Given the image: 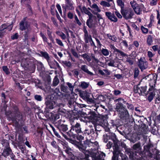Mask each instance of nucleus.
<instances>
[{
    "instance_id": "1",
    "label": "nucleus",
    "mask_w": 160,
    "mask_h": 160,
    "mask_svg": "<svg viewBox=\"0 0 160 160\" xmlns=\"http://www.w3.org/2000/svg\"><path fill=\"white\" fill-rule=\"evenodd\" d=\"M71 125L70 129L67 132V135L69 138L73 137L76 134L81 133L82 131L81 124L74 120L71 119L70 121Z\"/></svg>"
},
{
    "instance_id": "2",
    "label": "nucleus",
    "mask_w": 160,
    "mask_h": 160,
    "mask_svg": "<svg viewBox=\"0 0 160 160\" xmlns=\"http://www.w3.org/2000/svg\"><path fill=\"white\" fill-rule=\"evenodd\" d=\"M115 109L118 112V116L121 119L127 120L129 118L128 111L122 103H118L116 104Z\"/></svg>"
},
{
    "instance_id": "3",
    "label": "nucleus",
    "mask_w": 160,
    "mask_h": 160,
    "mask_svg": "<svg viewBox=\"0 0 160 160\" xmlns=\"http://www.w3.org/2000/svg\"><path fill=\"white\" fill-rule=\"evenodd\" d=\"M55 125L58 130L66 139L69 138V137L67 135V131L68 130V125L64 124L61 120L55 123Z\"/></svg>"
},
{
    "instance_id": "4",
    "label": "nucleus",
    "mask_w": 160,
    "mask_h": 160,
    "mask_svg": "<svg viewBox=\"0 0 160 160\" xmlns=\"http://www.w3.org/2000/svg\"><path fill=\"white\" fill-rule=\"evenodd\" d=\"M113 150L112 160H128L127 156L120 152L118 145H115Z\"/></svg>"
},
{
    "instance_id": "5",
    "label": "nucleus",
    "mask_w": 160,
    "mask_h": 160,
    "mask_svg": "<svg viewBox=\"0 0 160 160\" xmlns=\"http://www.w3.org/2000/svg\"><path fill=\"white\" fill-rule=\"evenodd\" d=\"M125 153L129 156L130 158L132 160H140V158H142V152L138 153V155L136 152H133L132 150L130 148H125Z\"/></svg>"
},
{
    "instance_id": "6",
    "label": "nucleus",
    "mask_w": 160,
    "mask_h": 160,
    "mask_svg": "<svg viewBox=\"0 0 160 160\" xmlns=\"http://www.w3.org/2000/svg\"><path fill=\"white\" fill-rule=\"evenodd\" d=\"M13 110L14 112V116L12 122L16 126H18L19 121H22L23 120L22 114L18 110V108L16 106H13Z\"/></svg>"
},
{
    "instance_id": "7",
    "label": "nucleus",
    "mask_w": 160,
    "mask_h": 160,
    "mask_svg": "<svg viewBox=\"0 0 160 160\" xmlns=\"http://www.w3.org/2000/svg\"><path fill=\"white\" fill-rule=\"evenodd\" d=\"M84 144L86 145L87 148H89V149L91 151H88L89 153L90 154V152H93V151L96 150L98 148V144L97 142L95 141L94 142H92L91 140H86L84 141Z\"/></svg>"
},
{
    "instance_id": "8",
    "label": "nucleus",
    "mask_w": 160,
    "mask_h": 160,
    "mask_svg": "<svg viewBox=\"0 0 160 160\" xmlns=\"http://www.w3.org/2000/svg\"><path fill=\"white\" fill-rule=\"evenodd\" d=\"M121 12L123 17L126 20L131 19L134 14V12L132 8H126L121 10Z\"/></svg>"
},
{
    "instance_id": "9",
    "label": "nucleus",
    "mask_w": 160,
    "mask_h": 160,
    "mask_svg": "<svg viewBox=\"0 0 160 160\" xmlns=\"http://www.w3.org/2000/svg\"><path fill=\"white\" fill-rule=\"evenodd\" d=\"M53 95L50 98H46L45 99V104L47 107L50 109H52L56 106V103Z\"/></svg>"
},
{
    "instance_id": "10",
    "label": "nucleus",
    "mask_w": 160,
    "mask_h": 160,
    "mask_svg": "<svg viewBox=\"0 0 160 160\" xmlns=\"http://www.w3.org/2000/svg\"><path fill=\"white\" fill-rule=\"evenodd\" d=\"M1 155L6 158H7L8 156H10L12 160H18L15 158V156L12 152L10 148H4L1 153Z\"/></svg>"
},
{
    "instance_id": "11",
    "label": "nucleus",
    "mask_w": 160,
    "mask_h": 160,
    "mask_svg": "<svg viewBox=\"0 0 160 160\" xmlns=\"http://www.w3.org/2000/svg\"><path fill=\"white\" fill-rule=\"evenodd\" d=\"M138 66L142 71L148 68V63L144 58L141 57L138 60Z\"/></svg>"
},
{
    "instance_id": "12",
    "label": "nucleus",
    "mask_w": 160,
    "mask_h": 160,
    "mask_svg": "<svg viewBox=\"0 0 160 160\" xmlns=\"http://www.w3.org/2000/svg\"><path fill=\"white\" fill-rule=\"evenodd\" d=\"M65 5H62L63 12H65L66 10H73L74 9V3L72 0H65Z\"/></svg>"
},
{
    "instance_id": "13",
    "label": "nucleus",
    "mask_w": 160,
    "mask_h": 160,
    "mask_svg": "<svg viewBox=\"0 0 160 160\" xmlns=\"http://www.w3.org/2000/svg\"><path fill=\"white\" fill-rule=\"evenodd\" d=\"M157 76H158L156 74V77L155 76H154L153 79L150 80L149 84V88L147 92V94H148V93L150 92H155V90H156V89L155 88V87L157 80Z\"/></svg>"
},
{
    "instance_id": "14",
    "label": "nucleus",
    "mask_w": 160,
    "mask_h": 160,
    "mask_svg": "<svg viewBox=\"0 0 160 160\" xmlns=\"http://www.w3.org/2000/svg\"><path fill=\"white\" fill-rule=\"evenodd\" d=\"M147 87L146 86L139 87L138 86L134 87V91L135 93H138L139 95H146L147 93H145L147 90Z\"/></svg>"
},
{
    "instance_id": "15",
    "label": "nucleus",
    "mask_w": 160,
    "mask_h": 160,
    "mask_svg": "<svg viewBox=\"0 0 160 160\" xmlns=\"http://www.w3.org/2000/svg\"><path fill=\"white\" fill-rule=\"evenodd\" d=\"M81 133L84 136H90L92 138L96 136V134L95 133V132L93 128H86L83 131H82Z\"/></svg>"
},
{
    "instance_id": "16",
    "label": "nucleus",
    "mask_w": 160,
    "mask_h": 160,
    "mask_svg": "<svg viewBox=\"0 0 160 160\" xmlns=\"http://www.w3.org/2000/svg\"><path fill=\"white\" fill-rule=\"evenodd\" d=\"M90 155L92 157L94 158L95 160H104L105 157V153L101 152L97 155L96 153L91 152H90Z\"/></svg>"
},
{
    "instance_id": "17",
    "label": "nucleus",
    "mask_w": 160,
    "mask_h": 160,
    "mask_svg": "<svg viewBox=\"0 0 160 160\" xmlns=\"http://www.w3.org/2000/svg\"><path fill=\"white\" fill-rule=\"evenodd\" d=\"M95 123L103 127L108 126L107 120L105 117H98Z\"/></svg>"
},
{
    "instance_id": "18",
    "label": "nucleus",
    "mask_w": 160,
    "mask_h": 160,
    "mask_svg": "<svg viewBox=\"0 0 160 160\" xmlns=\"http://www.w3.org/2000/svg\"><path fill=\"white\" fill-rule=\"evenodd\" d=\"M87 118L90 121L95 123L98 118L97 115L93 112H90L86 116Z\"/></svg>"
},
{
    "instance_id": "19",
    "label": "nucleus",
    "mask_w": 160,
    "mask_h": 160,
    "mask_svg": "<svg viewBox=\"0 0 160 160\" xmlns=\"http://www.w3.org/2000/svg\"><path fill=\"white\" fill-rule=\"evenodd\" d=\"M148 132V126H146L145 124H141V127L139 128L138 134L143 135L146 134Z\"/></svg>"
},
{
    "instance_id": "20",
    "label": "nucleus",
    "mask_w": 160,
    "mask_h": 160,
    "mask_svg": "<svg viewBox=\"0 0 160 160\" xmlns=\"http://www.w3.org/2000/svg\"><path fill=\"white\" fill-rule=\"evenodd\" d=\"M105 15L108 19L112 22H116L118 21V19L113 13L110 12H106Z\"/></svg>"
},
{
    "instance_id": "21",
    "label": "nucleus",
    "mask_w": 160,
    "mask_h": 160,
    "mask_svg": "<svg viewBox=\"0 0 160 160\" xmlns=\"http://www.w3.org/2000/svg\"><path fill=\"white\" fill-rule=\"evenodd\" d=\"M83 31L84 32V39L85 42L86 43H88L89 41H90L92 39V36L88 34V32L85 27L83 28Z\"/></svg>"
},
{
    "instance_id": "22",
    "label": "nucleus",
    "mask_w": 160,
    "mask_h": 160,
    "mask_svg": "<svg viewBox=\"0 0 160 160\" xmlns=\"http://www.w3.org/2000/svg\"><path fill=\"white\" fill-rule=\"evenodd\" d=\"M89 18L87 20L86 22V24L89 28H92L94 27L95 25L93 22V19L95 18V16H93V15L89 16Z\"/></svg>"
},
{
    "instance_id": "23",
    "label": "nucleus",
    "mask_w": 160,
    "mask_h": 160,
    "mask_svg": "<svg viewBox=\"0 0 160 160\" xmlns=\"http://www.w3.org/2000/svg\"><path fill=\"white\" fill-rule=\"evenodd\" d=\"M30 26V24L24 19L23 20L21 21L19 23V29L21 31H23L27 28V27H28Z\"/></svg>"
},
{
    "instance_id": "24",
    "label": "nucleus",
    "mask_w": 160,
    "mask_h": 160,
    "mask_svg": "<svg viewBox=\"0 0 160 160\" xmlns=\"http://www.w3.org/2000/svg\"><path fill=\"white\" fill-rule=\"evenodd\" d=\"M6 115L9 120H12V121L13 119L14 116V112L13 108L12 111H7L5 112Z\"/></svg>"
},
{
    "instance_id": "25",
    "label": "nucleus",
    "mask_w": 160,
    "mask_h": 160,
    "mask_svg": "<svg viewBox=\"0 0 160 160\" xmlns=\"http://www.w3.org/2000/svg\"><path fill=\"white\" fill-rule=\"evenodd\" d=\"M81 69L85 73L90 76H92L94 75V74L92 72L89 70L88 66L86 65H81Z\"/></svg>"
},
{
    "instance_id": "26",
    "label": "nucleus",
    "mask_w": 160,
    "mask_h": 160,
    "mask_svg": "<svg viewBox=\"0 0 160 160\" xmlns=\"http://www.w3.org/2000/svg\"><path fill=\"white\" fill-rule=\"evenodd\" d=\"M144 8V6L143 4H142L140 5H138L135 8H134L133 10L136 14L139 15L141 14L142 10Z\"/></svg>"
},
{
    "instance_id": "27",
    "label": "nucleus",
    "mask_w": 160,
    "mask_h": 160,
    "mask_svg": "<svg viewBox=\"0 0 160 160\" xmlns=\"http://www.w3.org/2000/svg\"><path fill=\"white\" fill-rule=\"evenodd\" d=\"M78 144L76 147L79 149L80 151L84 153L86 149L87 148L86 145H85L84 143V144H82L79 142H78Z\"/></svg>"
},
{
    "instance_id": "28",
    "label": "nucleus",
    "mask_w": 160,
    "mask_h": 160,
    "mask_svg": "<svg viewBox=\"0 0 160 160\" xmlns=\"http://www.w3.org/2000/svg\"><path fill=\"white\" fill-rule=\"evenodd\" d=\"M79 8L82 13H85L88 15L89 16H92V15L85 6H83L82 7H81V6H79Z\"/></svg>"
},
{
    "instance_id": "29",
    "label": "nucleus",
    "mask_w": 160,
    "mask_h": 160,
    "mask_svg": "<svg viewBox=\"0 0 160 160\" xmlns=\"http://www.w3.org/2000/svg\"><path fill=\"white\" fill-rule=\"evenodd\" d=\"M116 57H118L120 58L122 57H127L128 55L124 53L123 52L118 49L115 53Z\"/></svg>"
},
{
    "instance_id": "30",
    "label": "nucleus",
    "mask_w": 160,
    "mask_h": 160,
    "mask_svg": "<svg viewBox=\"0 0 160 160\" xmlns=\"http://www.w3.org/2000/svg\"><path fill=\"white\" fill-rule=\"evenodd\" d=\"M79 96L80 97L84 100H88L89 99V95L84 92H80Z\"/></svg>"
},
{
    "instance_id": "31",
    "label": "nucleus",
    "mask_w": 160,
    "mask_h": 160,
    "mask_svg": "<svg viewBox=\"0 0 160 160\" xmlns=\"http://www.w3.org/2000/svg\"><path fill=\"white\" fill-rule=\"evenodd\" d=\"M160 152L157 149H154L151 154L154 156V157L156 158L157 160H160Z\"/></svg>"
},
{
    "instance_id": "32",
    "label": "nucleus",
    "mask_w": 160,
    "mask_h": 160,
    "mask_svg": "<svg viewBox=\"0 0 160 160\" xmlns=\"http://www.w3.org/2000/svg\"><path fill=\"white\" fill-rule=\"evenodd\" d=\"M40 36L42 38L43 41L44 42H46L48 44V45L50 47H52V44L51 42L50 43L48 42V39L45 35L42 33V32H41L40 34Z\"/></svg>"
},
{
    "instance_id": "33",
    "label": "nucleus",
    "mask_w": 160,
    "mask_h": 160,
    "mask_svg": "<svg viewBox=\"0 0 160 160\" xmlns=\"http://www.w3.org/2000/svg\"><path fill=\"white\" fill-rule=\"evenodd\" d=\"M40 56L42 57H44L47 61L50 59L48 54L46 52L40 51Z\"/></svg>"
},
{
    "instance_id": "34",
    "label": "nucleus",
    "mask_w": 160,
    "mask_h": 160,
    "mask_svg": "<svg viewBox=\"0 0 160 160\" xmlns=\"http://www.w3.org/2000/svg\"><path fill=\"white\" fill-rule=\"evenodd\" d=\"M27 28L24 30V37L25 38L28 37V34L30 33L32 30V28L30 26L28 27H27Z\"/></svg>"
},
{
    "instance_id": "35",
    "label": "nucleus",
    "mask_w": 160,
    "mask_h": 160,
    "mask_svg": "<svg viewBox=\"0 0 160 160\" xmlns=\"http://www.w3.org/2000/svg\"><path fill=\"white\" fill-rule=\"evenodd\" d=\"M48 63L51 68L56 69V67L55 65L56 61H52L51 59H49L47 61Z\"/></svg>"
},
{
    "instance_id": "36",
    "label": "nucleus",
    "mask_w": 160,
    "mask_h": 160,
    "mask_svg": "<svg viewBox=\"0 0 160 160\" xmlns=\"http://www.w3.org/2000/svg\"><path fill=\"white\" fill-rule=\"evenodd\" d=\"M89 85L88 82H86L84 81L81 82L79 86L83 89L87 88Z\"/></svg>"
},
{
    "instance_id": "37",
    "label": "nucleus",
    "mask_w": 160,
    "mask_h": 160,
    "mask_svg": "<svg viewBox=\"0 0 160 160\" xmlns=\"http://www.w3.org/2000/svg\"><path fill=\"white\" fill-rule=\"evenodd\" d=\"M29 60L27 58H23L22 60L21 64L25 67H27L29 65Z\"/></svg>"
},
{
    "instance_id": "38",
    "label": "nucleus",
    "mask_w": 160,
    "mask_h": 160,
    "mask_svg": "<svg viewBox=\"0 0 160 160\" xmlns=\"http://www.w3.org/2000/svg\"><path fill=\"white\" fill-rule=\"evenodd\" d=\"M149 94L148 96V97L147 99L148 101L150 102L153 99L155 95V92H150L148 93Z\"/></svg>"
},
{
    "instance_id": "39",
    "label": "nucleus",
    "mask_w": 160,
    "mask_h": 160,
    "mask_svg": "<svg viewBox=\"0 0 160 160\" xmlns=\"http://www.w3.org/2000/svg\"><path fill=\"white\" fill-rule=\"evenodd\" d=\"M153 38L152 36L149 35L148 36V38L147 39V43L148 46L151 45L153 42Z\"/></svg>"
},
{
    "instance_id": "40",
    "label": "nucleus",
    "mask_w": 160,
    "mask_h": 160,
    "mask_svg": "<svg viewBox=\"0 0 160 160\" xmlns=\"http://www.w3.org/2000/svg\"><path fill=\"white\" fill-rule=\"evenodd\" d=\"M117 2L118 5L120 7L121 10H123L124 9V3L122 0H117Z\"/></svg>"
},
{
    "instance_id": "41",
    "label": "nucleus",
    "mask_w": 160,
    "mask_h": 160,
    "mask_svg": "<svg viewBox=\"0 0 160 160\" xmlns=\"http://www.w3.org/2000/svg\"><path fill=\"white\" fill-rule=\"evenodd\" d=\"M101 5L105 7L109 8L111 6L110 3L108 2L105 1H102L100 3Z\"/></svg>"
},
{
    "instance_id": "42",
    "label": "nucleus",
    "mask_w": 160,
    "mask_h": 160,
    "mask_svg": "<svg viewBox=\"0 0 160 160\" xmlns=\"http://www.w3.org/2000/svg\"><path fill=\"white\" fill-rule=\"evenodd\" d=\"M59 82V80L57 76H56L53 81L52 85L53 86H57Z\"/></svg>"
},
{
    "instance_id": "43",
    "label": "nucleus",
    "mask_w": 160,
    "mask_h": 160,
    "mask_svg": "<svg viewBox=\"0 0 160 160\" xmlns=\"http://www.w3.org/2000/svg\"><path fill=\"white\" fill-rule=\"evenodd\" d=\"M2 143L3 146L4 147V148H10L9 143L7 140L5 139L2 140Z\"/></svg>"
},
{
    "instance_id": "44",
    "label": "nucleus",
    "mask_w": 160,
    "mask_h": 160,
    "mask_svg": "<svg viewBox=\"0 0 160 160\" xmlns=\"http://www.w3.org/2000/svg\"><path fill=\"white\" fill-rule=\"evenodd\" d=\"M62 95V93L60 92L58 88H56L54 90V95L56 96H60Z\"/></svg>"
},
{
    "instance_id": "45",
    "label": "nucleus",
    "mask_w": 160,
    "mask_h": 160,
    "mask_svg": "<svg viewBox=\"0 0 160 160\" xmlns=\"http://www.w3.org/2000/svg\"><path fill=\"white\" fill-rule=\"evenodd\" d=\"M56 33L59 35L62 40L65 39L67 37L66 36L65 34L62 32L59 31L57 32Z\"/></svg>"
},
{
    "instance_id": "46",
    "label": "nucleus",
    "mask_w": 160,
    "mask_h": 160,
    "mask_svg": "<svg viewBox=\"0 0 160 160\" xmlns=\"http://www.w3.org/2000/svg\"><path fill=\"white\" fill-rule=\"evenodd\" d=\"M108 65L109 66L114 67V60L113 59H110L107 61Z\"/></svg>"
},
{
    "instance_id": "47",
    "label": "nucleus",
    "mask_w": 160,
    "mask_h": 160,
    "mask_svg": "<svg viewBox=\"0 0 160 160\" xmlns=\"http://www.w3.org/2000/svg\"><path fill=\"white\" fill-rule=\"evenodd\" d=\"M101 52L105 56H107L109 54V51L106 49L102 48L101 50Z\"/></svg>"
},
{
    "instance_id": "48",
    "label": "nucleus",
    "mask_w": 160,
    "mask_h": 160,
    "mask_svg": "<svg viewBox=\"0 0 160 160\" xmlns=\"http://www.w3.org/2000/svg\"><path fill=\"white\" fill-rule=\"evenodd\" d=\"M110 138L114 142H116L117 140V138L115 133H112Z\"/></svg>"
},
{
    "instance_id": "49",
    "label": "nucleus",
    "mask_w": 160,
    "mask_h": 160,
    "mask_svg": "<svg viewBox=\"0 0 160 160\" xmlns=\"http://www.w3.org/2000/svg\"><path fill=\"white\" fill-rule=\"evenodd\" d=\"M18 148L21 150V152L24 153V151L26 150V147L24 145H19L18 146Z\"/></svg>"
},
{
    "instance_id": "50",
    "label": "nucleus",
    "mask_w": 160,
    "mask_h": 160,
    "mask_svg": "<svg viewBox=\"0 0 160 160\" xmlns=\"http://www.w3.org/2000/svg\"><path fill=\"white\" fill-rule=\"evenodd\" d=\"M51 127L55 135L58 138H60L61 136L59 134V133L58 132V131L53 126H51ZM57 130H58L57 129Z\"/></svg>"
},
{
    "instance_id": "51",
    "label": "nucleus",
    "mask_w": 160,
    "mask_h": 160,
    "mask_svg": "<svg viewBox=\"0 0 160 160\" xmlns=\"http://www.w3.org/2000/svg\"><path fill=\"white\" fill-rule=\"evenodd\" d=\"M141 144L140 142H138L134 144L132 147L133 149L137 150L138 149H139L140 148Z\"/></svg>"
},
{
    "instance_id": "52",
    "label": "nucleus",
    "mask_w": 160,
    "mask_h": 160,
    "mask_svg": "<svg viewBox=\"0 0 160 160\" xmlns=\"http://www.w3.org/2000/svg\"><path fill=\"white\" fill-rule=\"evenodd\" d=\"M139 71L138 68H135L134 71V78L135 79L138 77L139 74Z\"/></svg>"
},
{
    "instance_id": "53",
    "label": "nucleus",
    "mask_w": 160,
    "mask_h": 160,
    "mask_svg": "<svg viewBox=\"0 0 160 160\" xmlns=\"http://www.w3.org/2000/svg\"><path fill=\"white\" fill-rule=\"evenodd\" d=\"M34 98L36 100L38 101H41L43 98L41 96L37 94L34 95Z\"/></svg>"
},
{
    "instance_id": "54",
    "label": "nucleus",
    "mask_w": 160,
    "mask_h": 160,
    "mask_svg": "<svg viewBox=\"0 0 160 160\" xmlns=\"http://www.w3.org/2000/svg\"><path fill=\"white\" fill-rule=\"evenodd\" d=\"M127 57L126 62H128L130 65H132L133 64V61L132 59L130 57H128V56Z\"/></svg>"
},
{
    "instance_id": "55",
    "label": "nucleus",
    "mask_w": 160,
    "mask_h": 160,
    "mask_svg": "<svg viewBox=\"0 0 160 160\" xmlns=\"http://www.w3.org/2000/svg\"><path fill=\"white\" fill-rule=\"evenodd\" d=\"M72 150L71 149L68 147H66L65 151V152L68 154L69 155H72V153L71 152Z\"/></svg>"
},
{
    "instance_id": "56",
    "label": "nucleus",
    "mask_w": 160,
    "mask_h": 160,
    "mask_svg": "<svg viewBox=\"0 0 160 160\" xmlns=\"http://www.w3.org/2000/svg\"><path fill=\"white\" fill-rule=\"evenodd\" d=\"M71 138H69L68 139H66L67 140H68L69 142L71 143L74 145L76 146L77 144H78V142L77 141L75 140H72Z\"/></svg>"
},
{
    "instance_id": "57",
    "label": "nucleus",
    "mask_w": 160,
    "mask_h": 160,
    "mask_svg": "<svg viewBox=\"0 0 160 160\" xmlns=\"http://www.w3.org/2000/svg\"><path fill=\"white\" fill-rule=\"evenodd\" d=\"M92 8H94L95 10L98 12H101V10L99 8L98 5L95 3L92 4Z\"/></svg>"
},
{
    "instance_id": "58",
    "label": "nucleus",
    "mask_w": 160,
    "mask_h": 160,
    "mask_svg": "<svg viewBox=\"0 0 160 160\" xmlns=\"http://www.w3.org/2000/svg\"><path fill=\"white\" fill-rule=\"evenodd\" d=\"M124 104H126L127 107L128 109L130 110H133L134 109L133 106L132 104L127 102H126Z\"/></svg>"
},
{
    "instance_id": "59",
    "label": "nucleus",
    "mask_w": 160,
    "mask_h": 160,
    "mask_svg": "<svg viewBox=\"0 0 160 160\" xmlns=\"http://www.w3.org/2000/svg\"><path fill=\"white\" fill-rule=\"evenodd\" d=\"M74 22L79 26H81L82 25V23L78 19L76 15H75V16Z\"/></svg>"
},
{
    "instance_id": "60",
    "label": "nucleus",
    "mask_w": 160,
    "mask_h": 160,
    "mask_svg": "<svg viewBox=\"0 0 160 160\" xmlns=\"http://www.w3.org/2000/svg\"><path fill=\"white\" fill-rule=\"evenodd\" d=\"M95 39L96 40L97 43V48H96V49H97V50L98 49V48H101V46H102V44L101 43V42L97 38H95Z\"/></svg>"
},
{
    "instance_id": "61",
    "label": "nucleus",
    "mask_w": 160,
    "mask_h": 160,
    "mask_svg": "<svg viewBox=\"0 0 160 160\" xmlns=\"http://www.w3.org/2000/svg\"><path fill=\"white\" fill-rule=\"evenodd\" d=\"M71 51L72 53L75 57L77 58H78V55L74 49H72L71 50Z\"/></svg>"
},
{
    "instance_id": "62",
    "label": "nucleus",
    "mask_w": 160,
    "mask_h": 160,
    "mask_svg": "<svg viewBox=\"0 0 160 160\" xmlns=\"http://www.w3.org/2000/svg\"><path fill=\"white\" fill-rule=\"evenodd\" d=\"M2 69L7 74H8L10 72L9 71V69L7 66H3L2 67Z\"/></svg>"
},
{
    "instance_id": "63",
    "label": "nucleus",
    "mask_w": 160,
    "mask_h": 160,
    "mask_svg": "<svg viewBox=\"0 0 160 160\" xmlns=\"http://www.w3.org/2000/svg\"><path fill=\"white\" fill-rule=\"evenodd\" d=\"M68 106L69 107L72 108L74 106V101L73 100L71 99L68 101Z\"/></svg>"
},
{
    "instance_id": "64",
    "label": "nucleus",
    "mask_w": 160,
    "mask_h": 160,
    "mask_svg": "<svg viewBox=\"0 0 160 160\" xmlns=\"http://www.w3.org/2000/svg\"><path fill=\"white\" fill-rule=\"evenodd\" d=\"M107 36L108 38L112 41H115L116 39V37H115L114 36H112L110 34H107Z\"/></svg>"
}]
</instances>
